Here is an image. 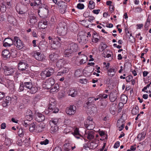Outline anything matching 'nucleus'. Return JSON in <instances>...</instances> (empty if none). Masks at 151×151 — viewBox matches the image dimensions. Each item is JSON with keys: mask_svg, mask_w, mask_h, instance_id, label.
Masks as SVG:
<instances>
[{"mask_svg": "<svg viewBox=\"0 0 151 151\" xmlns=\"http://www.w3.org/2000/svg\"><path fill=\"white\" fill-rule=\"evenodd\" d=\"M78 50V45L72 42L69 44L63 52V55L65 57L70 58L77 55Z\"/></svg>", "mask_w": 151, "mask_h": 151, "instance_id": "f257e3e1", "label": "nucleus"}, {"mask_svg": "<svg viewBox=\"0 0 151 151\" xmlns=\"http://www.w3.org/2000/svg\"><path fill=\"white\" fill-rule=\"evenodd\" d=\"M25 87L28 89L29 90L27 91V93L34 94L37 92L38 89L37 87L33 85L32 81L25 82L24 83Z\"/></svg>", "mask_w": 151, "mask_h": 151, "instance_id": "f03ea898", "label": "nucleus"}, {"mask_svg": "<svg viewBox=\"0 0 151 151\" xmlns=\"http://www.w3.org/2000/svg\"><path fill=\"white\" fill-rule=\"evenodd\" d=\"M28 65L25 62L21 61L18 63V69L23 72L24 73L29 74L30 73Z\"/></svg>", "mask_w": 151, "mask_h": 151, "instance_id": "7ed1b4c3", "label": "nucleus"}, {"mask_svg": "<svg viewBox=\"0 0 151 151\" xmlns=\"http://www.w3.org/2000/svg\"><path fill=\"white\" fill-rule=\"evenodd\" d=\"M49 106L48 107V109L49 111H52L54 113H58L59 109L58 108L56 107V102L55 100L53 98H51L49 101Z\"/></svg>", "mask_w": 151, "mask_h": 151, "instance_id": "20e7f679", "label": "nucleus"}, {"mask_svg": "<svg viewBox=\"0 0 151 151\" xmlns=\"http://www.w3.org/2000/svg\"><path fill=\"white\" fill-rule=\"evenodd\" d=\"M42 7H39L38 12L39 16L41 17L46 18L48 16L49 12L48 6L45 5L42 6Z\"/></svg>", "mask_w": 151, "mask_h": 151, "instance_id": "39448f33", "label": "nucleus"}, {"mask_svg": "<svg viewBox=\"0 0 151 151\" xmlns=\"http://www.w3.org/2000/svg\"><path fill=\"white\" fill-rule=\"evenodd\" d=\"M13 45L17 49L19 50L23 48L25 46V45L23 41L19 37L16 36L14 37Z\"/></svg>", "mask_w": 151, "mask_h": 151, "instance_id": "423d86ee", "label": "nucleus"}, {"mask_svg": "<svg viewBox=\"0 0 151 151\" xmlns=\"http://www.w3.org/2000/svg\"><path fill=\"white\" fill-rule=\"evenodd\" d=\"M3 69L4 74L8 76L13 75L16 70L15 68H14L6 66H4Z\"/></svg>", "mask_w": 151, "mask_h": 151, "instance_id": "0eeeda50", "label": "nucleus"}, {"mask_svg": "<svg viewBox=\"0 0 151 151\" xmlns=\"http://www.w3.org/2000/svg\"><path fill=\"white\" fill-rule=\"evenodd\" d=\"M84 126L88 129L92 130L94 127V123L93 121V119L91 118L87 119L84 122Z\"/></svg>", "mask_w": 151, "mask_h": 151, "instance_id": "6e6552de", "label": "nucleus"}, {"mask_svg": "<svg viewBox=\"0 0 151 151\" xmlns=\"http://www.w3.org/2000/svg\"><path fill=\"white\" fill-rule=\"evenodd\" d=\"M54 80L52 78H50L46 80L43 85V87L46 89H50L55 83Z\"/></svg>", "mask_w": 151, "mask_h": 151, "instance_id": "1a4fd4ad", "label": "nucleus"}, {"mask_svg": "<svg viewBox=\"0 0 151 151\" xmlns=\"http://www.w3.org/2000/svg\"><path fill=\"white\" fill-rule=\"evenodd\" d=\"M27 22L29 25L33 26L37 22V17L34 14L29 15L28 19Z\"/></svg>", "mask_w": 151, "mask_h": 151, "instance_id": "9d476101", "label": "nucleus"}, {"mask_svg": "<svg viewBox=\"0 0 151 151\" xmlns=\"http://www.w3.org/2000/svg\"><path fill=\"white\" fill-rule=\"evenodd\" d=\"M76 108L75 106L71 105L67 108L66 112L69 115H72L76 113Z\"/></svg>", "mask_w": 151, "mask_h": 151, "instance_id": "9b49d317", "label": "nucleus"}, {"mask_svg": "<svg viewBox=\"0 0 151 151\" xmlns=\"http://www.w3.org/2000/svg\"><path fill=\"white\" fill-rule=\"evenodd\" d=\"M58 6L60 7V12L61 14L64 13L67 9V4L63 1H60L58 3Z\"/></svg>", "mask_w": 151, "mask_h": 151, "instance_id": "f8f14e48", "label": "nucleus"}, {"mask_svg": "<svg viewBox=\"0 0 151 151\" xmlns=\"http://www.w3.org/2000/svg\"><path fill=\"white\" fill-rule=\"evenodd\" d=\"M7 20L10 24L13 26L16 25L17 24V21L16 19L12 16L11 14H8Z\"/></svg>", "mask_w": 151, "mask_h": 151, "instance_id": "ddd939ff", "label": "nucleus"}, {"mask_svg": "<svg viewBox=\"0 0 151 151\" xmlns=\"http://www.w3.org/2000/svg\"><path fill=\"white\" fill-rule=\"evenodd\" d=\"M88 37L87 36H79L78 37V40L82 44H86L88 41Z\"/></svg>", "mask_w": 151, "mask_h": 151, "instance_id": "4468645a", "label": "nucleus"}, {"mask_svg": "<svg viewBox=\"0 0 151 151\" xmlns=\"http://www.w3.org/2000/svg\"><path fill=\"white\" fill-rule=\"evenodd\" d=\"M47 42L45 40H42L40 42L39 47L40 50L44 51L47 48Z\"/></svg>", "mask_w": 151, "mask_h": 151, "instance_id": "2eb2a0df", "label": "nucleus"}, {"mask_svg": "<svg viewBox=\"0 0 151 151\" xmlns=\"http://www.w3.org/2000/svg\"><path fill=\"white\" fill-rule=\"evenodd\" d=\"M57 32L59 35L64 36L67 33L66 29L65 27H59L58 28Z\"/></svg>", "mask_w": 151, "mask_h": 151, "instance_id": "dca6fc26", "label": "nucleus"}, {"mask_svg": "<svg viewBox=\"0 0 151 151\" xmlns=\"http://www.w3.org/2000/svg\"><path fill=\"white\" fill-rule=\"evenodd\" d=\"M34 56L35 59L39 61H42L45 59L44 55L39 52H37L35 54Z\"/></svg>", "mask_w": 151, "mask_h": 151, "instance_id": "f3484780", "label": "nucleus"}, {"mask_svg": "<svg viewBox=\"0 0 151 151\" xmlns=\"http://www.w3.org/2000/svg\"><path fill=\"white\" fill-rule=\"evenodd\" d=\"M45 119L44 116L40 113H38L36 115V120L38 122L43 121Z\"/></svg>", "mask_w": 151, "mask_h": 151, "instance_id": "a211bd4d", "label": "nucleus"}, {"mask_svg": "<svg viewBox=\"0 0 151 151\" xmlns=\"http://www.w3.org/2000/svg\"><path fill=\"white\" fill-rule=\"evenodd\" d=\"M47 27V22L46 20H42L38 24V27L40 29H45Z\"/></svg>", "mask_w": 151, "mask_h": 151, "instance_id": "6ab92c4d", "label": "nucleus"}, {"mask_svg": "<svg viewBox=\"0 0 151 151\" xmlns=\"http://www.w3.org/2000/svg\"><path fill=\"white\" fill-rule=\"evenodd\" d=\"M77 91L74 88H70L68 92V95L72 97H75L77 94Z\"/></svg>", "mask_w": 151, "mask_h": 151, "instance_id": "aec40b11", "label": "nucleus"}, {"mask_svg": "<svg viewBox=\"0 0 151 151\" xmlns=\"http://www.w3.org/2000/svg\"><path fill=\"white\" fill-rule=\"evenodd\" d=\"M117 97V93L116 92H111L109 95L110 100L111 102L115 101Z\"/></svg>", "mask_w": 151, "mask_h": 151, "instance_id": "412c9836", "label": "nucleus"}, {"mask_svg": "<svg viewBox=\"0 0 151 151\" xmlns=\"http://www.w3.org/2000/svg\"><path fill=\"white\" fill-rule=\"evenodd\" d=\"M45 125L43 123H41L36 126V131L38 132H42L45 127Z\"/></svg>", "mask_w": 151, "mask_h": 151, "instance_id": "4be33fe9", "label": "nucleus"}, {"mask_svg": "<svg viewBox=\"0 0 151 151\" xmlns=\"http://www.w3.org/2000/svg\"><path fill=\"white\" fill-rule=\"evenodd\" d=\"M86 136L89 140H91L94 137V133L92 131H88L86 134Z\"/></svg>", "mask_w": 151, "mask_h": 151, "instance_id": "5701e85b", "label": "nucleus"}, {"mask_svg": "<svg viewBox=\"0 0 151 151\" xmlns=\"http://www.w3.org/2000/svg\"><path fill=\"white\" fill-rule=\"evenodd\" d=\"M99 99V97H97L96 98L93 97L89 98H88V101L86 103V104L88 105L90 104L93 103L95 101L98 100Z\"/></svg>", "mask_w": 151, "mask_h": 151, "instance_id": "b1692460", "label": "nucleus"}, {"mask_svg": "<svg viewBox=\"0 0 151 151\" xmlns=\"http://www.w3.org/2000/svg\"><path fill=\"white\" fill-rule=\"evenodd\" d=\"M16 10L17 12L19 14H25L26 13V12L22 8L20 7V5L17 4L16 7Z\"/></svg>", "mask_w": 151, "mask_h": 151, "instance_id": "393cba45", "label": "nucleus"}, {"mask_svg": "<svg viewBox=\"0 0 151 151\" xmlns=\"http://www.w3.org/2000/svg\"><path fill=\"white\" fill-rule=\"evenodd\" d=\"M64 39L62 37H56L54 39V41H56V42L57 43H56L54 44H56L57 45H59V46H60L61 44L64 41Z\"/></svg>", "mask_w": 151, "mask_h": 151, "instance_id": "a878e982", "label": "nucleus"}, {"mask_svg": "<svg viewBox=\"0 0 151 151\" xmlns=\"http://www.w3.org/2000/svg\"><path fill=\"white\" fill-rule=\"evenodd\" d=\"M59 55L55 53H53L50 54L49 56L50 59L53 61H56L58 59V58Z\"/></svg>", "mask_w": 151, "mask_h": 151, "instance_id": "bb28decb", "label": "nucleus"}, {"mask_svg": "<svg viewBox=\"0 0 151 151\" xmlns=\"http://www.w3.org/2000/svg\"><path fill=\"white\" fill-rule=\"evenodd\" d=\"M48 76L49 77L52 75L55 71L54 69L52 68H49L46 69L45 70Z\"/></svg>", "mask_w": 151, "mask_h": 151, "instance_id": "cd10ccee", "label": "nucleus"}, {"mask_svg": "<svg viewBox=\"0 0 151 151\" xmlns=\"http://www.w3.org/2000/svg\"><path fill=\"white\" fill-rule=\"evenodd\" d=\"M59 88V86L58 84H55V85L54 84L50 88V92L51 93L57 92L58 91Z\"/></svg>", "mask_w": 151, "mask_h": 151, "instance_id": "c85d7f7f", "label": "nucleus"}, {"mask_svg": "<svg viewBox=\"0 0 151 151\" xmlns=\"http://www.w3.org/2000/svg\"><path fill=\"white\" fill-rule=\"evenodd\" d=\"M64 149L65 151H69L72 149V145L69 143H65L64 145Z\"/></svg>", "mask_w": 151, "mask_h": 151, "instance_id": "c756f323", "label": "nucleus"}, {"mask_svg": "<svg viewBox=\"0 0 151 151\" xmlns=\"http://www.w3.org/2000/svg\"><path fill=\"white\" fill-rule=\"evenodd\" d=\"M2 55L5 58H7L10 56L9 51L7 50H4L2 52Z\"/></svg>", "mask_w": 151, "mask_h": 151, "instance_id": "7c9ffc66", "label": "nucleus"}, {"mask_svg": "<svg viewBox=\"0 0 151 151\" xmlns=\"http://www.w3.org/2000/svg\"><path fill=\"white\" fill-rule=\"evenodd\" d=\"M72 134L77 139H79L80 138V134L78 129V128H76L74 129V132H72Z\"/></svg>", "mask_w": 151, "mask_h": 151, "instance_id": "2f4dec72", "label": "nucleus"}, {"mask_svg": "<svg viewBox=\"0 0 151 151\" xmlns=\"http://www.w3.org/2000/svg\"><path fill=\"white\" fill-rule=\"evenodd\" d=\"M116 71L114 68L109 69L108 70V74L111 77L113 76L115 74Z\"/></svg>", "mask_w": 151, "mask_h": 151, "instance_id": "473e14b6", "label": "nucleus"}, {"mask_svg": "<svg viewBox=\"0 0 151 151\" xmlns=\"http://www.w3.org/2000/svg\"><path fill=\"white\" fill-rule=\"evenodd\" d=\"M29 130L31 132H33L35 131H36V123L33 122L30 124L29 126Z\"/></svg>", "mask_w": 151, "mask_h": 151, "instance_id": "72a5a7b5", "label": "nucleus"}, {"mask_svg": "<svg viewBox=\"0 0 151 151\" xmlns=\"http://www.w3.org/2000/svg\"><path fill=\"white\" fill-rule=\"evenodd\" d=\"M51 127L50 130L51 133H54L57 132L58 130V127L57 125L53 124L50 125Z\"/></svg>", "mask_w": 151, "mask_h": 151, "instance_id": "f704fd0d", "label": "nucleus"}, {"mask_svg": "<svg viewBox=\"0 0 151 151\" xmlns=\"http://www.w3.org/2000/svg\"><path fill=\"white\" fill-rule=\"evenodd\" d=\"M128 98L125 95H122L121 97L120 101L122 104H125L127 101Z\"/></svg>", "mask_w": 151, "mask_h": 151, "instance_id": "c9c22d12", "label": "nucleus"}, {"mask_svg": "<svg viewBox=\"0 0 151 151\" xmlns=\"http://www.w3.org/2000/svg\"><path fill=\"white\" fill-rule=\"evenodd\" d=\"M67 72V68L64 67H61V70L58 73V76H62Z\"/></svg>", "mask_w": 151, "mask_h": 151, "instance_id": "e433bc0d", "label": "nucleus"}, {"mask_svg": "<svg viewBox=\"0 0 151 151\" xmlns=\"http://www.w3.org/2000/svg\"><path fill=\"white\" fill-rule=\"evenodd\" d=\"M41 4V0H35V1L33 2H31L30 5L32 6H38Z\"/></svg>", "mask_w": 151, "mask_h": 151, "instance_id": "4c0bfd02", "label": "nucleus"}, {"mask_svg": "<svg viewBox=\"0 0 151 151\" xmlns=\"http://www.w3.org/2000/svg\"><path fill=\"white\" fill-rule=\"evenodd\" d=\"M64 63V61L63 59H60L56 63V66L59 68L62 67Z\"/></svg>", "mask_w": 151, "mask_h": 151, "instance_id": "58836bf2", "label": "nucleus"}, {"mask_svg": "<svg viewBox=\"0 0 151 151\" xmlns=\"http://www.w3.org/2000/svg\"><path fill=\"white\" fill-rule=\"evenodd\" d=\"M95 3L93 1H90L89 2L88 7L90 9H93L95 7Z\"/></svg>", "mask_w": 151, "mask_h": 151, "instance_id": "ea45409f", "label": "nucleus"}, {"mask_svg": "<svg viewBox=\"0 0 151 151\" xmlns=\"http://www.w3.org/2000/svg\"><path fill=\"white\" fill-rule=\"evenodd\" d=\"M58 122V119L56 118L52 119L49 122L50 125H56Z\"/></svg>", "mask_w": 151, "mask_h": 151, "instance_id": "a19ab883", "label": "nucleus"}, {"mask_svg": "<svg viewBox=\"0 0 151 151\" xmlns=\"http://www.w3.org/2000/svg\"><path fill=\"white\" fill-rule=\"evenodd\" d=\"M145 135V133L144 132H142L138 134L137 138L139 139V140L140 141L144 138Z\"/></svg>", "mask_w": 151, "mask_h": 151, "instance_id": "79ce46f5", "label": "nucleus"}, {"mask_svg": "<svg viewBox=\"0 0 151 151\" xmlns=\"http://www.w3.org/2000/svg\"><path fill=\"white\" fill-rule=\"evenodd\" d=\"M99 37L98 35L95 34H94V36L93 37L92 39V41L93 42L97 43L99 42V39L98 38Z\"/></svg>", "mask_w": 151, "mask_h": 151, "instance_id": "37998d69", "label": "nucleus"}, {"mask_svg": "<svg viewBox=\"0 0 151 151\" xmlns=\"http://www.w3.org/2000/svg\"><path fill=\"white\" fill-rule=\"evenodd\" d=\"M139 107L138 106H136L135 108H133L132 110V113L135 115L137 114L139 112Z\"/></svg>", "mask_w": 151, "mask_h": 151, "instance_id": "c03bdc74", "label": "nucleus"}, {"mask_svg": "<svg viewBox=\"0 0 151 151\" xmlns=\"http://www.w3.org/2000/svg\"><path fill=\"white\" fill-rule=\"evenodd\" d=\"M6 6L5 5L4 3H2L0 5V11L2 12L6 11Z\"/></svg>", "mask_w": 151, "mask_h": 151, "instance_id": "a18cd8bd", "label": "nucleus"}, {"mask_svg": "<svg viewBox=\"0 0 151 151\" xmlns=\"http://www.w3.org/2000/svg\"><path fill=\"white\" fill-rule=\"evenodd\" d=\"M4 40L6 42H7L8 43H10V45H12L14 44V38L13 39H11L10 38H5Z\"/></svg>", "mask_w": 151, "mask_h": 151, "instance_id": "49530a36", "label": "nucleus"}, {"mask_svg": "<svg viewBox=\"0 0 151 151\" xmlns=\"http://www.w3.org/2000/svg\"><path fill=\"white\" fill-rule=\"evenodd\" d=\"M83 58L81 59L80 61V64H84L86 62L88 58L85 55H83Z\"/></svg>", "mask_w": 151, "mask_h": 151, "instance_id": "de8ad7c7", "label": "nucleus"}, {"mask_svg": "<svg viewBox=\"0 0 151 151\" xmlns=\"http://www.w3.org/2000/svg\"><path fill=\"white\" fill-rule=\"evenodd\" d=\"M47 74L45 70L43 71H42L41 73V76L42 78L43 79H45L47 77H49L47 76Z\"/></svg>", "mask_w": 151, "mask_h": 151, "instance_id": "09e8293b", "label": "nucleus"}, {"mask_svg": "<svg viewBox=\"0 0 151 151\" xmlns=\"http://www.w3.org/2000/svg\"><path fill=\"white\" fill-rule=\"evenodd\" d=\"M102 55H103V56L105 58H109L110 57V59L111 60L112 59V57L111 56V54H109V53H108L107 54V53H106V52H104L102 53Z\"/></svg>", "mask_w": 151, "mask_h": 151, "instance_id": "8fccbe9b", "label": "nucleus"}, {"mask_svg": "<svg viewBox=\"0 0 151 151\" xmlns=\"http://www.w3.org/2000/svg\"><path fill=\"white\" fill-rule=\"evenodd\" d=\"M29 122L27 120H25L22 122V124L25 127H27L28 126H29L30 123H29Z\"/></svg>", "mask_w": 151, "mask_h": 151, "instance_id": "3c124183", "label": "nucleus"}, {"mask_svg": "<svg viewBox=\"0 0 151 151\" xmlns=\"http://www.w3.org/2000/svg\"><path fill=\"white\" fill-rule=\"evenodd\" d=\"M33 115L32 114H30L26 116L25 118L27 119V120L29 122L30 121L32 120L33 119Z\"/></svg>", "mask_w": 151, "mask_h": 151, "instance_id": "603ef678", "label": "nucleus"}, {"mask_svg": "<svg viewBox=\"0 0 151 151\" xmlns=\"http://www.w3.org/2000/svg\"><path fill=\"white\" fill-rule=\"evenodd\" d=\"M18 135L20 137H22L24 134V132L22 129H19L17 132Z\"/></svg>", "mask_w": 151, "mask_h": 151, "instance_id": "864d4df0", "label": "nucleus"}, {"mask_svg": "<svg viewBox=\"0 0 151 151\" xmlns=\"http://www.w3.org/2000/svg\"><path fill=\"white\" fill-rule=\"evenodd\" d=\"M11 101V98L9 96H6L4 100V102L6 104H8L10 103Z\"/></svg>", "mask_w": 151, "mask_h": 151, "instance_id": "5fc2aeb1", "label": "nucleus"}, {"mask_svg": "<svg viewBox=\"0 0 151 151\" xmlns=\"http://www.w3.org/2000/svg\"><path fill=\"white\" fill-rule=\"evenodd\" d=\"M90 148L91 149H95L98 146L97 145L94 143V141L91 142L90 143Z\"/></svg>", "mask_w": 151, "mask_h": 151, "instance_id": "6e6d98bb", "label": "nucleus"}, {"mask_svg": "<svg viewBox=\"0 0 151 151\" xmlns=\"http://www.w3.org/2000/svg\"><path fill=\"white\" fill-rule=\"evenodd\" d=\"M24 85L23 84L20 83L18 91L19 92L23 91L24 90Z\"/></svg>", "mask_w": 151, "mask_h": 151, "instance_id": "4d7b16f0", "label": "nucleus"}, {"mask_svg": "<svg viewBox=\"0 0 151 151\" xmlns=\"http://www.w3.org/2000/svg\"><path fill=\"white\" fill-rule=\"evenodd\" d=\"M107 47L106 45L105 44H102L101 45L100 50L101 51H103L105 50Z\"/></svg>", "mask_w": 151, "mask_h": 151, "instance_id": "13d9d810", "label": "nucleus"}, {"mask_svg": "<svg viewBox=\"0 0 151 151\" xmlns=\"http://www.w3.org/2000/svg\"><path fill=\"white\" fill-rule=\"evenodd\" d=\"M84 7V6L83 4L81 3L78 4L77 5V7L78 8L80 9H83Z\"/></svg>", "mask_w": 151, "mask_h": 151, "instance_id": "bf43d9fd", "label": "nucleus"}, {"mask_svg": "<svg viewBox=\"0 0 151 151\" xmlns=\"http://www.w3.org/2000/svg\"><path fill=\"white\" fill-rule=\"evenodd\" d=\"M120 120L119 119L117 121V127L119 128V131H121L122 130L123 128L122 127L120 126Z\"/></svg>", "mask_w": 151, "mask_h": 151, "instance_id": "052dcab7", "label": "nucleus"}, {"mask_svg": "<svg viewBox=\"0 0 151 151\" xmlns=\"http://www.w3.org/2000/svg\"><path fill=\"white\" fill-rule=\"evenodd\" d=\"M96 109L93 107L91 109V111H89V114H93L96 112Z\"/></svg>", "mask_w": 151, "mask_h": 151, "instance_id": "680f3d73", "label": "nucleus"}, {"mask_svg": "<svg viewBox=\"0 0 151 151\" xmlns=\"http://www.w3.org/2000/svg\"><path fill=\"white\" fill-rule=\"evenodd\" d=\"M10 43H8L7 42L4 40L3 42V45L5 47H10L11 45H10Z\"/></svg>", "mask_w": 151, "mask_h": 151, "instance_id": "e2e57ef3", "label": "nucleus"}, {"mask_svg": "<svg viewBox=\"0 0 151 151\" xmlns=\"http://www.w3.org/2000/svg\"><path fill=\"white\" fill-rule=\"evenodd\" d=\"M49 143V140L47 139H45L44 141H41L40 142V144L42 145H46L48 144Z\"/></svg>", "mask_w": 151, "mask_h": 151, "instance_id": "0e129e2a", "label": "nucleus"}, {"mask_svg": "<svg viewBox=\"0 0 151 151\" xmlns=\"http://www.w3.org/2000/svg\"><path fill=\"white\" fill-rule=\"evenodd\" d=\"M132 76H127L126 78V81L127 82H130L131 81V79L132 78Z\"/></svg>", "mask_w": 151, "mask_h": 151, "instance_id": "69168bd1", "label": "nucleus"}, {"mask_svg": "<svg viewBox=\"0 0 151 151\" xmlns=\"http://www.w3.org/2000/svg\"><path fill=\"white\" fill-rule=\"evenodd\" d=\"M120 143L119 141L116 142L114 144V148H117L119 147Z\"/></svg>", "mask_w": 151, "mask_h": 151, "instance_id": "338daca9", "label": "nucleus"}, {"mask_svg": "<svg viewBox=\"0 0 151 151\" xmlns=\"http://www.w3.org/2000/svg\"><path fill=\"white\" fill-rule=\"evenodd\" d=\"M53 151H62L61 147H56Z\"/></svg>", "mask_w": 151, "mask_h": 151, "instance_id": "774afa93", "label": "nucleus"}]
</instances>
